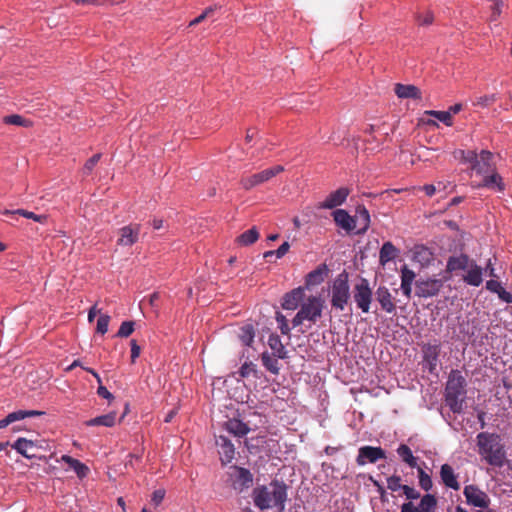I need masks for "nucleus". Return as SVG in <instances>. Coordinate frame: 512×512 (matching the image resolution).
I'll return each mask as SVG.
<instances>
[{"instance_id": "obj_1", "label": "nucleus", "mask_w": 512, "mask_h": 512, "mask_svg": "<svg viewBox=\"0 0 512 512\" xmlns=\"http://www.w3.org/2000/svg\"><path fill=\"white\" fill-rule=\"evenodd\" d=\"M252 498L255 506L262 511L276 509L282 512L287 500V486L282 482L272 481L268 485L254 488Z\"/></svg>"}, {"instance_id": "obj_2", "label": "nucleus", "mask_w": 512, "mask_h": 512, "mask_svg": "<svg viewBox=\"0 0 512 512\" xmlns=\"http://www.w3.org/2000/svg\"><path fill=\"white\" fill-rule=\"evenodd\" d=\"M476 439L478 453L482 458L492 466L503 467L506 461V452L500 436L495 433L481 432Z\"/></svg>"}, {"instance_id": "obj_3", "label": "nucleus", "mask_w": 512, "mask_h": 512, "mask_svg": "<svg viewBox=\"0 0 512 512\" xmlns=\"http://www.w3.org/2000/svg\"><path fill=\"white\" fill-rule=\"evenodd\" d=\"M466 380L459 370H452L445 387V402L453 413H461L466 395Z\"/></svg>"}, {"instance_id": "obj_4", "label": "nucleus", "mask_w": 512, "mask_h": 512, "mask_svg": "<svg viewBox=\"0 0 512 512\" xmlns=\"http://www.w3.org/2000/svg\"><path fill=\"white\" fill-rule=\"evenodd\" d=\"M461 160L471 164V169L477 175L484 176L496 169L493 163V154L488 150H482L477 154L474 150L460 152Z\"/></svg>"}, {"instance_id": "obj_5", "label": "nucleus", "mask_w": 512, "mask_h": 512, "mask_svg": "<svg viewBox=\"0 0 512 512\" xmlns=\"http://www.w3.org/2000/svg\"><path fill=\"white\" fill-rule=\"evenodd\" d=\"M331 305L338 310H344L350 299V287L348 283V274L343 271L332 284Z\"/></svg>"}, {"instance_id": "obj_6", "label": "nucleus", "mask_w": 512, "mask_h": 512, "mask_svg": "<svg viewBox=\"0 0 512 512\" xmlns=\"http://www.w3.org/2000/svg\"><path fill=\"white\" fill-rule=\"evenodd\" d=\"M373 293L372 288L370 287V283L367 279L361 278L358 283H356L353 287V300L356 304V307L364 314H368L371 312V306L373 301Z\"/></svg>"}, {"instance_id": "obj_7", "label": "nucleus", "mask_w": 512, "mask_h": 512, "mask_svg": "<svg viewBox=\"0 0 512 512\" xmlns=\"http://www.w3.org/2000/svg\"><path fill=\"white\" fill-rule=\"evenodd\" d=\"M284 171V167L281 165H276L274 167L265 169L259 173H255L249 176H243L240 180V184L243 189L251 190L252 188L263 184L269 181L271 178L275 177L279 173Z\"/></svg>"}, {"instance_id": "obj_8", "label": "nucleus", "mask_w": 512, "mask_h": 512, "mask_svg": "<svg viewBox=\"0 0 512 512\" xmlns=\"http://www.w3.org/2000/svg\"><path fill=\"white\" fill-rule=\"evenodd\" d=\"M323 310V300L316 296H311L300 308L301 315L312 323H316L317 319L321 317Z\"/></svg>"}, {"instance_id": "obj_9", "label": "nucleus", "mask_w": 512, "mask_h": 512, "mask_svg": "<svg viewBox=\"0 0 512 512\" xmlns=\"http://www.w3.org/2000/svg\"><path fill=\"white\" fill-rule=\"evenodd\" d=\"M416 285V295L420 298L434 297L439 294L444 285L441 279L418 280Z\"/></svg>"}, {"instance_id": "obj_10", "label": "nucleus", "mask_w": 512, "mask_h": 512, "mask_svg": "<svg viewBox=\"0 0 512 512\" xmlns=\"http://www.w3.org/2000/svg\"><path fill=\"white\" fill-rule=\"evenodd\" d=\"M375 298L377 303L380 306V310L387 313V314H396V300L394 296L391 294L389 289L384 286L380 285L376 291H375Z\"/></svg>"}, {"instance_id": "obj_11", "label": "nucleus", "mask_w": 512, "mask_h": 512, "mask_svg": "<svg viewBox=\"0 0 512 512\" xmlns=\"http://www.w3.org/2000/svg\"><path fill=\"white\" fill-rule=\"evenodd\" d=\"M141 225L138 223L126 225L118 230L117 245L131 247L138 242Z\"/></svg>"}, {"instance_id": "obj_12", "label": "nucleus", "mask_w": 512, "mask_h": 512, "mask_svg": "<svg viewBox=\"0 0 512 512\" xmlns=\"http://www.w3.org/2000/svg\"><path fill=\"white\" fill-rule=\"evenodd\" d=\"M385 450L381 447L362 446L359 448L356 462L359 466H364L366 463H376L379 460L385 459Z\"/></svg>"}, {"instance_id": "obj_13", "label": "nucleus", "mask_w": 512, "mask_h": 512, "mask_svg": "<svg viewBox=\"0 0 512 512\" xmlns=\"http://www.w3.org/2000/svg\"><path fill=\"white\" fill-rule=\"evenodd\" d=\"M463 494L470 505L480 508H487L489 506L490 499L488 495L475 485L465 486Z\"/></svg>"}, {"instance_id": "obj_14", "label": "nucleus", "mask_w": 512, "mask_h": 512, "mask_svg": "<svg viewBox=\"0 0 512 512\" xmlns=\"http://www.w3.org/2000/svg\"><path fill=\"white\" fill-rule=\"evenodd\" d=\"M232 469L235 474L232 476V486L238 492H243L253 485L252 473L243 467L234 466Z\"/></svg>"}, {"instance_id": "obj_15", "label": "nucleus", "mask_w": 512, "mask_h": 512, "mask_svg": "<svg viewBox=\"0 0 512 512\" xmlns=\"http://www.w3.org/2000/svg\"><path fill=\"white\" fill-rule=\"evenodd\" d=\"M215 443L218 447V453L222 464L226 465L230 463L235 456V447L231 440L226 436L220 435L216 437Z\"/></svg>"}, {"instance_id": "obj_16", "label": "nucleus", "mask_w": 512, "mask_h": 512, "mask_svg": "<svg viewBox=\"0 0 512 512\" xmlns=\"http://www.w3.org/2000/svg\"><path fill=\"white\" fill-rule=\"evenodd\" d=\"M350 194L347 187H340L339 189L331 192L326 199L319 204L321 209H333L342 205Z\"/></svg>"}, {"instance_id": "obj_17", "label": "nucleus", "mask_w": 512, "mask_h": 512, "mask_svg": "<svg viewBox=\"0 0 512 512\" xmlns=\"http://www.w3.org/2000/svg\"><path fill=\"white\" fill-rule=\"evenodd\" d=\"M472 187L476 189L486 187L489 189L497 190L499 192H502L505 189L502 177L497 173L496 169L489 174L484 175L481 182H473Z\"/></svg>"}, {"instance_id": "obj_18", "label": "nucleus", "mask_w": 512, "mask_h": 512, "mask_svg": "<svg viewBox=\"0 0 512 512\" xmlns=\"http://www.w3.org/2000/svg\"><path fill=\"white\" fill-rule=\"evenodd\" d=\"M333 219L337 226L347 232H351L356 228V219L343 209H337L333 213Z\"/></svg>"}, {"instance_id": "obj_19", "label": "nucleus", "mask_w": 512, "mask_h": 512, "mask_svg": "<svg viewBox=\"0 0 512 512\" xmlns=\"http://www.w3.org/2000/svg\"><path fill=\"white\" fill-rule=\"evenodd\" d=\"M329 273L328 266L323 263L320 264L316 269L312 270L306 275L305 285L306 287H312L321 284Z\"/></svg>"}, {"instance_id": "obj_20", "label": "nucleus", "mask_w": 512, "mask_h": 512, "mask_svg": "<svg viewBox=\"0 0 512 512\" xmlns=\"http://www.w3.org/2000/svg\"><path fill=\"white\" fill-rule=\"evenodd\" d=\"M304 298V289L298 287L286 293L283 297L282 307L286 310H295Z\"/></svg>"}, {"instance_id": "obj_21", "label": "nucleus", "mask_w": 512, "mask_h": 512, "mask_svg": "<svg viewBox=\"0 0 512 512\" xmlns=\"http://www.w3.org/2000/svg\"><path fill=\"white\" fill-rule=\"evenodd\" d=\"M467 269V274L463 277V280L471 286H480L483 282V269L474 261H471V264L468 266Z\"/></svg>"}, {"instance_id": "obj_22", "label": "nucleus", "mask_w": 512, "mask_h": 512, "mask_svg": "<svg viewBox=\"0 0 512 512\" xmlns=\"http://www.w3.org/2000/svg\"><path fill=\"white\" fill-rule=\"evenodd\" d=\"M471 261L472 260H470L469 256L466 254L451 256L447 261L446 271L452 273L458 270H466L471 264Z\"/></svg>"}, {"instance_id": "obj_23", "label": "nucleus", "mask_w": 512, "mask_h": 512, "mask_svg": "<svg viewBox=\"0 0 512 512\" xmlns=\"http://www.w3.org/2000/svg\"><path fill=\"white\" fill-rule=\"evenodd\" d=\"M415 277V272L409 269L407 265H404L401 268V290L407 298L411 297L412 283L415 280Z\"/></svg>"}, {"instance_id": "obj_24", "label": "nucleus", "mask_w": 512, "mask_h": 512, "mask_svg": "<svg viewBox=\"0 0 512 512\" xmlns=\"http://www.w3.org/2000/svg\"><path fill=\"white\" fill-rule=\"evenodd\" d=\"M225 429L237 437H243L250 431V428L246 423L236 418L229 419L225 422Z\"/></svg>"}, {"instance_id": "obj_25", "label": "nucleus", "mask_w": 512, "mask_h": 512, "mask_svg": "<svg viewBox=\"0 0 512 512\" xmlns=\"http://www.w3.org/2000/svg\"><path fill=\"white\" fill-rule=\"evenodd\" d=\"M395 94L402 99H420L421 98V91L418 87L414 85H404V84H396L395 85Z\"/></svg>"}, {"instance_id": "obj_26", "label": "nucleus", "mask_w": 512, "mask_h": 512, "mask_svg": "<svg viewBox=\"0 0 512 512\" xmlns=\"http://www.w3.org/2000/svg\"><path fill=\"white\" fill-rule=\"evenodd\" d=\"M440 476L445 486L454 490H458L460 488V484L457 481L454 470L449 464H443L441 466Z\"/></svg>"}, {"instance_id": "obj_27", "label": "nucleus", "mask_w": 512, "mask_h": 512, "mask_svg": "<svg viewBox=\"0 0 512 512\" xmlns=\"http://www.w3.org/2000/svg\"><path fill=\"white\" fill-rule=\"evenodd\" d=\"M439 354V345H428L424 349V361L427 363L429 372L431 373H433L436 370Z\"/></svg>"}, {"instance_id": "obj_28", "label": "nucleus", "mask_w": 512, "mask_h": 512, "mask_svg": "<svg viewBox=\"0 0 512 512\" xmlns=\"http://www.w3.org/2000/svg\"><path fill=\"white\" fill-rule=\"evenodd\" d=\"M399 253V250L393 245L392 242H385L379 252V262L385 266L388 262L394 260Z\"/></svg>"}, {"instance_id": "obj_29", "label": "nucleus", "mask_w": 512, "mask_h": 512, "mask_svg": "<svg viewBox=\"0 0 512 512\" xmlns=\"http://www.w3.org/2000/svg\"><path fill=\"white\" fill-rule=\"evenodd\" d=\"M116 412H110L105 415L97 416L84 422L86 426H105L113 427L116 424Z\"/></svg>"}, {"instance_id": "obj_30", "label": "nucleus", "mask_w": 512, "mask_h": 512, "mask_svg": "<svg viewBox=\"0 0 512 512\" xmlns=\"http://www.w3.org/2000/svg\"><path fill=\"white\" fill-rule=\"evenodd\" d=\"M35 444L32 440H28L26 438H18L14 444H12V448H14L19 454L30 459L34 456L31 453Z\"/></svg>"}, {"instance_id": "obj_31", "label": "nucleus", "mask_w": 512, "mask_h": 512, "mask_svg": "<svg viewBox=\"0 0 512 512\" xmlns=\"http://www.w3.org/2000/svg\"><path fill=\"white\" fill-rule=\"evenodd\" d=\"M0 213H2L3 215H6V216H10L12 218H14L16 215H20V216H23L25 218L32 219V220H34L36 222H39V223H44L47 220V216L46 215H37L34 212L27 211V210H24V209H17V210L5 209L3 211H0Z\"/></svg>"}, {"instance_id": "obj_32", "label": "nucleus", "mask_w": 512, "mask_h": 512, "mask_svg": "<svg viewBox=\"0 0 512 512\" xmlns=\"http://www.w3.org/2000/svg\"><path fill=\"white\" fill-rule=\"evenodd\" d=\"M268 345L273 350L274 356L280 359L287 358V351L277 334H271L268 338Z\"/></svg>"}, {"instance_id": "obj_33", "label": "nucleus", "mask_w": 512, "mask_h": 512, "mask_svg": "<svg viewBox=\"0 0 512 512\" xmlns=\"http://www.w3.org/2000/svg\"><path fill=\"white\" fill-rule=\"evenodd\" d=\"M413 258L422 266L428 265L433 260V253L423 245H417L413 251Z\"/></svg>"}, {"instance_id": "obj_34", "label": "nucleus", "mask_w": 512, "mask_h": 512, "mask_svg": "<svg viewBox=\"0 0 512 512\" xmlns=\"http://www.w3.org/2000/svg\"><path fill=\"white\" fill-rule=\"evenodd\" d=\"M61 459L62 461L67 463L71 469L75 471L78 477L83 478L87 475L89 471L88 467L79 460L72 458L69 455H63Z\"/></svg>"}, {"instance_id": "obj_35", "label": "nucleus", "mask_w": 512, "mask_h": 512, "mask_svg": "<svg viewBox=\"0 0 512 512\" xmlns=\"http://www.w3.org/2000/svg\"><path fill=\"white\" fill-rule=\"evenodd\" d=\"M356 212V221H358L361 225V228L357 231V234L365 233L370 226L369 211L365 206H358Z\"/></svg>"}, {"instance_id": "obj_36", "label": "nucleus", "mask_w": 512, "mask_h": 512, "mask_svg": "<svg viewBox=\"0 0 512 512\" xmlns=\"http://www.w3.org/2000/svg\"><path fill=\"white\" fill-rule=\"evenodd\" d=\"M397 454L409 467L415 468L417 466V459L413 456L409 446L405 444L399 445L397 448Z\"/></svg>"}, {"instance_id": "obj_37", "label": "nucleus", "mask_w": 512, "mask_h": 512, "mask_svg": "<svg viewBox=\"0 0 512 512\" xmlns=\"http://www.w3.org/2000/svg\"><path fill=\"white\" fill-rule=\"evenodd\" d=\"M259 238V232L256 227L243 232L236 239L237 243L242 246H248L255 243Z\"/></svg>"}, {"instance_id": "obj_38", "label": "nucleus", "mask_w": 512, "mask_h": 512, "mask_svg": "<svg viewBox=\"0 0 512 512\" xmlns=\"http://www.w3.org/2000/svg\"><path fill=\"white\" fill-rule=\"evenodd\" d=\"M437 506V499L432 494H426L421 498L417 510L419 512H433Z\"/></svg>"}, {"instance_id": "obj_39", "label": "nucleus", "mask_w": 512, "mask_h": 512, "mask_svg": "<svg viewBox=\"0 0 512 512\" xmlns=\"http://www.w3.org/2000/svg\"><path fill=\"white\" fill-rule=\"evenodd\" d=\"M3 123L7 124V125H15V126H21V127H31L32 126V122L19 115V114H11V115H7L5 117H3Z\"/></svg>"}, {"instance_id": "obj_40", "label": "nucleus", "mask_w": 512, "mask_h": 512, "mask_svg": "<svg viewBox=\"0 0 512 512\" xmlns=\"http://www.w3.org/2000/svg\"><path fill=\"white\" fill-rule=\"evenodd\" d=\"M43 414H45V412L37 411V410H18V411L9 413L7 416H8V420H10V422L13 423L15 421L22 420L26 417L40 416Z\"/></svg>"}, {"instance_id": "obj_41", "label": "nucleus", "mask_w": 512, "mask_h": 512, "mask_svg": "<svg viewBox=\"0 0 512 512\" xmlns=\"http://www.w3.org/2000/svg\"><path fill=\"white\" fill-rule=\"evenodd\" d=\"M43 414H45V412L37 411V410H18V411L9 413L7 416H8V420H10V422L13 423L15 421L22 420L26 417L40 416Z\"/></svg>"}, {"instance_id": "obj_42", "label": "nucleus", "mask_w": 512, "mask_h": 512, "mask_svg": "<svg viewBox=\"0 0 512 512\" xmlns=\"http://www.w3.org/2000/svg\"><path fill=\"white\" fill-rule=\"evenodd\" d=\"M263 366L271 373L277 375L279 373V363L278 360L267 352L262 354L261 357Z\"/></svg>"}, {"instance_id": "obj_43", "label": "nucleus", "mask_w": 512, "mask_h": 512, "mask_svg": "<svg viewBox=\"0 0 512 512\" xmlns=\"http://www.w3.org/2000/svg\"><path fill=\"white\" fill-rule=\"evenodd\" d=\"M255 332L252 325H245L240 329L239 338L246 346H251L254 341Z\"/></svg>"}, {"instance_id": "obj_44", "label": "nucleus", "mask_w": 512, "mask_h": 512, "mask_svg": "<svg viewBox=\"0 0 512 512\" xmlns=\"http://www.w3.org/2000/svg\"><path fill=\"white\" fill-rule=\"evenodd\" d=\"M101 154L100 153H97L95 155H93L91 158H89L84 166H83V174L85 176H88L92 173L93 169L95 168V166L97 165V163L99 162V160L101 159Z\"/></svg>"}, {"instance_id": "obj_45", "label": "nucleus", "mask_w": 512, "mask_h": 512, "mask_svg": "<svg viewBox=\"0 0 512 512\" xmlns=\"http://www.w3.org/2000/svg\"><path fill=\"white\" fill-rule=\"evenodd\" d=\"M427 113L431 116H434L447 126L452 125V116L450 111H428Z\"/></svg>"}, {"instance_id": "obj_46", "label": "nucleus", "mask_w": 512, "mask_h": 512, "mask_svg": "<svg viewBox=\"0 0 512 512\" xmlns=\"http://www.w3.org/2000/svg\"><path fill=\"white\" fill-rule=\"evenodd\" d=\"M418 473L420 487L425 491H429L433 485L431 477L427 473H425L421 468L418 469Z\"/></svg>"}, {"instance_id": "obj_47", "label": "nucleus", "mask_w": 512, "mask_h": 512, "mask_svg": "<svg viewBox=\"0 0 512 512\" xmlns=\"http://www.w3.org/2000/svg\"><path fill=\"white\" fill-rule=\"evenodd\" d=\"M135 323L133 321H124L121 323L120 328L117 332L118 337H128L134 331Z\"/></svg>"}, {"instance_id": "obj_48", "label": "nucleus", "mask_w": 512, "mask_h": 512, "mask_svg": "<svg viewBox=\"0 0 512 512\" xmlns=\"http://www.w3.org/2000/svg\"><path fill=\"white\" fill-rule=\"evenodd\" d=\"M495 101H496L495 94L483 95V96L476 98V100L473 104L475 106L488 107V106L492 105Z\"/></svg>"}, {"instance_id": "obj_49", "label": "nucleus", "mask_w": 512, "mask_h": 512, "mask_svg": "<svg viewBox=\"0 0 512 512\" xmlns=\"http://www.w3.org/2000/svg\"><path fill=\"white\" fill-rule=\"evenodd\" d=\"M109 322L110 316L101 315L97 320L96 331L100 334H105L108 331Z\"/></svg>"}, {"instance_id": "obj_50", "label": "nucleus", "mask_w": 512, "mask_h": 512, "mask_svg": "<svg viewBox=\"0 0 512 512\" xmlns=\"http://www.w3.org/2000/svg\"><path fill=\"white\" fill-rule=\"evenodd\" d=\"M276 321L279 324V329L283 335H289L290 327L288 325L286 317L280 313L276 312Z\"/></svg>"}, {"instance_id": "obj_51", "label": "nucleus", "mask_w": 512, "mask_h": 512, "mask_svg": "<svg viewBox=\"0 0 512 512\" xmlns=\"http://www.w3.org/2000/svg\"><path fill=\"white\" fill-rule=\"evenodd\" d=\"M404 485H401V478L400 476L393 475L389 478H387V488L391 491H397L399 489H402Z\"/></svg>"}, {"instance_id": "obj_52", "label": "nucleus", "mask_w": 512, "mask_h": 512, "mask_svg": "<svg viewBox=\"0 0 512 512\" xmlns=\"http://www.w3.org/2000/svg\"><path fill=\"white\" fill-rule=\"evenodd\" d=\"M165 494L166 491L163 488L155 490L151 496V504L154 505V507H158L162 503Z\"/></svg>"}, {"instance_id": "obj_53", "label": "nucleus", "mask_w": 512, "mask_h": 512, "mask_svg": "<svg viewBox=\"0 0 512 512\" xmlns=\"http://www.w3.org/2000/svg\"><path fill=\"white\" fill-rule=\"evenodd\" d=\"M213 12H214L213 7L206 8L198 17H196L189 23V26H195V25L201 23L203 20H205L207 17H209L210 14H212Z\"/></svg>"}, {"instance_id": "obj_54", "label": "nucleus", "mask_w": 512, "mask_h": 512, "mask_svg": "<svg viewBox=\"0 0 512 512\" xmlns=\"http://www.w3.org/2000/svg\"><path fill=\"white\" fill-rule=\"evenodd\" d=\"M72 1L78 5H94V6L105 5L107 3H114V0H72Z\"/></svg>"}, {"instance_id": "obj_55", "label": "nucleus", "mask_w": 512, "mask_h": 512, "mask_svg": "<svg viewBox=\"0 0 512 512\" xmlns=\"http://www.w3.org/2000/svg\"><path fill=\"white\" fill-rule=\"evenodd\" d=\"M402 490H403L405 496L407 497V499L415 500L420 497V493L416 489H414L413 487H410L408 485H404L402 487Z\"/></svg>"}, {"instance_id": "obj_56", "label": "nucleus", "mask_w": 512, "mask_h": 512, "mask_svg": "<svg viewBox=\"0 0 512 512\" xmlns=\"http://www.w3.org/2000/svg\"><path fill=\"white\" fill-rule=\"evenodd\" d=\"M501 5H502L501 0H494V5L492 7V13L490 16V21H496L498 19V17L501 14Z\"/></svg>"}, {"instance_id": "obj_57", "label": "nucleus", "mask_w": 512, "mask_h": 512, "mask_svg": "<svg viewBox=\"0 0 512 512\" xmlns=\"http://www.w3.org/2000/svg\"><path fill=\"white\" fill-rule=\"evenodd\" d=\"M130 346H131V362L132 363H135L136 359L139 357L140 355V352H141V348L140 346L137 344V341L136 340H131L130 342Z\"/></svg>"}, {"instance_id": "obj_58", "label": "nucleus", "mask_w": 512, "mask_h": 512, "mask_svg": "<svg viewBox=\"0 0 512 512\" xmlns=\"http://www.w3.org/2000/svg\"><path fill=\"white\" fill-rule=\"evenodd\" d=\"M97 394H98V396H100V397H102L104 399H107L109 401L114 399V396L102 384L99 385V387L97 389Z\"/></svg>"}, {"instance_id": "obj_59", "label": "nucleus", "mask_w": 512, "mask_h": 512, "mask_svg": "<svg viewBox=\"0 0 512 512\" xmlns=\"http://www.w3.org/2000/svg\"><path fill=\"white\" fill-rule=\"evenodd\" d=\"M486 288L491 292L498 293L501 290L502 286L500 282L491 279L486 282Z\"/></svg>"}, {"instance_id": "obj_60", "label": "nucleus", "mask_w": 512, "mask_h": 512, "mask_svg": "<svg viewBox=\"0 0 512 512\" xmlns=\"http://www.w3.org/2000/svg\"><path fill=\"white\" fill-rule=\"evenodd\" d=\"M289 249H290V244H289V242L285 241L284 243H282L280 245V247L277 250H275L276 258L280 259V258L284 257L287 254V252L289 251Z\"/></svg>"}, {"instance_id": "obj_61", "label": "nucleus", "mask_w": 512, "mask_h": 512, "mask_svg": "<svg viewBox=\"0 0 512 512\" xmlns=\"http://www.w3.org/2000/svg\"><path fill=\"white\" fill-rule=\"evenodd\" d=\"M254 371V365L252 363H244L240 368V375L242 377H248L251 372Z\"/></svg>"}, {"instance_id": "obj_62", "label": "nucleus", "mask_w": 512, "mask_h": 512, "mask_svg": "<svg viewBox=\"0 0 512 512\" xmlns=\"http://www.w3.org/2000/svg\"><path fill=\"white\" fill-rule=\"evenodd\" d=\"M497 294L506 303H512V294L510 292H507L505 289L501 288Z\"/></svg>"}, {"instance_id": "obj_63", "label": "nucleus", "mask_w": 512, "mask_h": 512, "mask_svg": "<svg viewBox=\"0 0 512 512\" xmlns=\"http://www.w3.org/2000/svg\"><path fill=\"white\" fill-rule=\"evenodd\" d=\"M401 512H419V510L412 502H407L402 504Z\"/></svg>"}, {"instance_id": "obj_64", "label": "nucleus", "mask_w": 512, "mask_h": 512, "mask_svg": "<svg viewBox=\"0 0 512 512\" xmlns=\"http://www.w3.org/2000/svg\"><path fill=\"white\" fill-rule=\"evenodd\" d=\"M304 321H305V318L303 317V315H301V312L298 311L292 320L293 327H297V326L301 325Z\"/></svg>"}]
</instances>
